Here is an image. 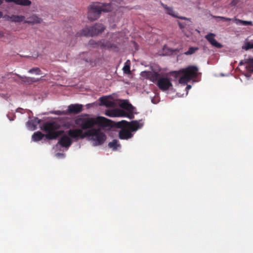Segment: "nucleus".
Masks as SVG:
<instances>
[{"mask_svg":"<svg viewBox=\"0 0 253 253\" xmlns=\"http://www.w3.org/2000/svg\"><path fill=\"white\" fill-rule=\"evenodd\" d=\"M19 110H22V108H18L17 109V111H18V112H19Z\"/></svg>","mask_w":253,"mask_h":253,"instance_id":"ea45409f","label":"nucleus"},{"mask_svg":"<svg viewBox=\"0 0 253 253\" xmlns=\"http://www.w3.org/2000/svg\"><path fill=\"white\" fill-rule=\"evenodd\" d=\"M253 72H248V73H244L243 74L248 79H249L251 77V73Z\"/></svg>","mask_w":253,"mask_h":253,"instance_id":"72a5a7b5","label":"nucleus"},{"mask_svg":"<svg viewBox=\"0 0 253 253\" xmlns=\"http://www.w3.org/2000/svg\"><path fill=\"white\" fill-rule=\"evenodd\" d=\"M198 68L194 65H190L183 68L177 72V75L180 76L179 83L185 84L193 79L197 77Z\"/></svg>","mask_w":253,"mask_h":253,"instance_id":"39448f33","label":"nucleus"},{"mask_svg":"<svg viewBox=\"0 0 253 253\" xmlns=\"http://www.w3.org/2000/svg\"><path fill=\"white\" fill-rule=\"evenodd\" d=\"M55 156L57 158H61L63 156V151L62 152L55 153Z\"/></svg>","mask_w":253,"mask_h":253,"instance_id":"473e14b6","label":"nucleus"},{"mask_svg":"<svg viewBox=\"0 0 253 253\" xmlns=\"http://www.w3.org/2000/svg\"><path fill=\"white\" fill-rule=\"evenodd\" d=\"M178 18L185 20V22H178V25L181 29H183L186 28V26H189L191 25V21L188 18L185 17H179Z\"/></svg>","mask_w":253,"mask_h":253,"instance_id":"6ab92c4d","label":"nucleus"},{"mask_svg":"<svg viewBox=\"0 0 253 253\" xmlns=\"http://www.w3.org/2000/svg\"><path fill=\"white\" fill-rule=\"evenodd\" d=\"M28 72L31 74H35L36 75H41L42 71L38 67H35L31 69L28 71Z\"/></svg>","mask_w":253,"mask_h":253,"instance_id":"cd10ccee","label":"nucleus"},{"mask_svg":"<svg viewBox=\"0 0 253 253\" xmlns=\"http://www.w3.org/2000/svg\"><path fill=\"white\" fill-rule=\"evenodd\" d=\"M83 110V105L79 104H71L68 106L67 112L70 114H77Z\"/></svg>","mask_w":253,"mask_h":253,"instance_id":"2eb2a0df","label":"nucleus"},{"mask_svg":"<svg viewBox=\"0 0 253 253\" xmlns=\"http://www.w3.org/2000/svg\"><path fill=\"white\" fill-rule=\"evenodd\" d=\"M3 0H0V5L3 2Z\"/></svg>","mask_w":253,"mask_h":253,"instance_id":"58836bf2","label":"nucleus"},{"mask_svg":"<svg viewBox=\"0 0 253 253\" xmlns=\"http://www.w3.org/2000/svg\"><path fill=\"white\" fill-rule=\"evenodd\" d=\"M251 48H253V43H251L250 42H247L245 49L246 50H249Z\"/></svg>","mask_w":253,"mask_h":253,"instance_id":"7c9ffc66","label":"nucleus"},{"mask_svg":"<svg viewBox=\"0 0 253 253\" xmlns=\"http://www.w3.org/2000/svg\"><path fill=\"white\" fill-rule=\"evenodd\" d=\"M116 126L118 127H126L130 131H135L142 127V124L138 123L136 121H132L131 122H128L125 120H122L117 122Z\"/></svg>","mask_w":253,"mask_h":253,"instance_id":"0eeeda50","label":"nucleus"},{"mask_svg":"<svg viewBox=\"0 0 253 253\" xmlns=\"http://www.w3.org/2000/svg\"><path fill=\"white\" fill-rule=\"evenodd\" d=\"M123 71L124 73L126 74H130V61L129 60H127L125 63V66L123 68Z\"/></svg>","mask_w":253,"mask_h":253,"instance_id":"bb28decb","label":"nucleus"},{"mask_svg":"<svg viewBox=\"0 0 253 253\" xmlns=\"http://www.w3.org/2000/svg\"><path fill=\"white\" fill-rule=\"evenodd\" d=\"M4 36V34L2 32L0 31V37H3Z\"/></svg>","mask_w":253,"mask_h":253,"instance_id":"c9c22d12","label":"nucleus"},{"mask_svg":"<svg viewBox=\"0 0 253 253\" xmlns=\"http://www.w3.org/2000/svg\"><path fill=\"white\" fill-rule=\"evenodd\" d=\"M233 21L235 22L237 25H242L244 26H253V22L251 21H244L234 18L233 19Z\"/></svg>","mask_w":253,"mask_h":253,"instance_id":"aec40b11","label":"nucleus"},{"mask_svg":"<svg viewBox=\"0 0 253 253\" xmlns=\"http://www.w3.org/2000/svg\"><path fill=\"white\" fill-rule=\"evenodd\" d=\"M17 76L20 78L23 82H27L28 84H31L33 82H36L39 81V79H36L34 78L27 77L26 76H21L19 75H17Z\"/></svg>","mask_w":253,"mask_h":253,"instance_id":"412c9836","label":"nucleus"},{"mask_svg":"<svg viewBox=\"0 0 253 253\" xmlns=\"http://www.w3.org/2000/svg\"><path fill=\"white\" fill-rule=\"evenodd\" d=\"M191 88V86L190 85H187L186 88L189 89Z\"/></svg>","mask_w":253,"mask_h":253,"instance_id":"e433bc0d","label":"nucleus"},{"mask_svg":"<svg viewBox=\"0 0 253 253\" xmlns=\"http://www.w3.org/2000/svg\"><path fill=\"white\" fill-rule=\"evenodd\" d=\"M244 64H246V69L248 72H253V58L245 59L241 60L239 64V66Z\"/></svg>","mask_w":253,"mask_h":253,"instance_id":"4468645a","label":"nucleus"},{"mask_svg":"<svg viewBox=\"0 0 253 253\" xmlns=\"http://www.w3.org/2000/svg\"><path fill=\"white\" fill-rule=\"evenodd\" d=\"M156 85L163 91L168 90L172 87L171 79L167 77H161Z\"/></svg>","mask_w":253,"mask_h":253,"instance_id":"6e6552de","label":"nucleus"},{"mask_svg":"<svg viewBox=\"0 0 253 253\" xmlns=\"http://www.w3.org/2000/svg\"><path fill=\"white\" fill-rule=\"evenodd\" d=\"M7 2H14V3L23 5L29 6L31 4V1L29 0H5Z\"/></svg>","mask_w":253,"mask_h":253,"instance_id":"f3484780","label":"nucleus"},{"mask_svg":"<svg viewBox=\"0 0 253 253\" xmlns=\"http://www.w3.org/2000/svg\"><path fill=\"white\" fill-rule=\"evenodd\" d=\"M40 120H39L38 118H35L33 120L29 121L27 123V127L29 129L34 130L36 129L37 126L40 123Z\"/></svg>","mask_w":253,"mask_h":253,"instance_id":"dca6fc26","label":"nucleus"},{"mask_svg":"<svg viewBox=\"0 0 253 253\" xmlns=\"http://www.w3.org/2000/svg\"><path fill=\"white\" fill-rule=\"evenodd\" d=\"M2 16V13L0 11V18H1Z\"/></svg>","mask_w":253,"mask_h":253,"instance_id":"4c0bfd02","label":"nucleus"},{"mask_svg":"<svg viewBox=\"0 0 253 253\" xmlns=\"http://www.w3.org/2000/svg\"><path fill=\"white\" fill-rule=\"evenodd\" d=\"M101 104L107 107H114L116 106V102L111 96L101 97L99 99Z\"/></svg>","mask_w":253,"mask_h":253,"instance_id":"9d476101","label":"nucleus"},{"mask_svg":"<svg viewBox=\"0 0 253 253\" xmlns=\"http://www.w3.org/2000/svg\"><path fill=\"white\" fill-rule=\"evenodd\" d=\"M161 4H162V5L163 6V7L167 11L168 14H169L170 15H171L172 16H173L174 17H177V18L179 17L177 15L175 14V12L171 7H169L167 6V5L164 4L162 3Z\"/></svg>","mask_w":253,"mask_h":253,"instance_id":"b1692460","label":"nucleus"},{"mask_svg":"<svg viewBox=\"0 0 253 253\" xmlns=\"http://www.w3.org/2000/svg\"><path fill=\"white\" fill-rule=\"evenodd\" d=\"M89 43L90 45L96 44L97 46H100L103 48L110 49L116 47L114 43H112L110 41L105 40H101L97 42H96L93 40H90Z\"/></svg>","mask_w":253,"mask_h":253,"instance_id":"1a4fd4ad","label":"nucleus"},{"mask_svg":"<svg viewBox=\"0 0 253 253\" xmlns=\"http://www.w3.org/2000/svg\"><path fill=\"white\" fill-rule=\"evenodd\" d=\"M238 0H233L232 2H231V4L232 5H235L236 4V3L237 2V1Z\"/></svg>","mask_w":253,"mask_h":253,"instance_id":"f704fd0d","label":"nucleus"},{"mask_svg":"<svg viewBox=\"0 0 253 253\" xmlns=\"http://www.w3.org/2000/svg\"><path fill=\"white\" fill-rule=\"evenodd\" d=\"M198 49V47H190L184 54L186 55H191L197 51Z\"/></svg>","mask_w":253,"mask_h":253,"instance_id":"c85d7f7f","label":"nucleus"},{"mask_svg":"<svg viewBox=\"0 0 253 253\" xmlns=\"http://www.w3.org/2000/svg\"><path fill=\"white\" fill-rule=\"evenodd\" d=\"M42 21V19L38 17L36 15H33L31 16L28 17L27 20L25 21V23L28 24H35V23H40Z\"/></svg>","mask_w":253,"mask_h":253,"instance_id":"a211bd4d","label":"nucleus"},{"mask_svg":"<svg viewBox=\"0 0 253 253\" xmlns=\"http://www.w3.org/2000/svg\"><path fill=\"white\" fill-rule=\"evenodd\" d=\"M120 107L126 111L119 108H115L106 110L105 114L110 117H125L129 119H133L134 118L133 111L135 108L127 100H124L120 104Z\"/></svg>","mask_w":253,"mask_h":253,"instance_id":"f03ea898","label":"nucleus"},{"mask_svg":"<svg viewBox=\"0 0 253 253\" xmlns=\"http://www.w3.org/2000/svg\"><path fill=\"white\" fill-rule=\"evenodd\" d=\"M62 126V122L58 120H52L43 123L41 126V129L47 132L45 135L46 139L49 140L56 139L63 133V130H57Z\"/></svg>","mask_w":253,"mask_h":253,"instance_id":"7ed1b4c3","label":"nucleus"},{"mask_svg":"<svg viewBox=\"0 0 253 253\" xmlns=\"http://www.w3.org/2000/svg\"><path fill=\"white\" fill-rule=\"evenodd\" d=\"M85 61L88 62V61L87 59H85Z\"/></svg>","mask_w":253,"mask_h":253,"instance_id":"a19ab883","label":"nucleus"},{"mask_svg":"<svg viewBox=\"0 0 253 253\" xmlns=\"http://www.w3.org/2000/svg\"><path fill=\"white\" fill-rule=\"evenodd\" d=\"M217 18L220 19L221 20H224L225 21H233V19L230 18H227L223 16H217Z\"/></svg>","mask_w":253,"mask_h":253,"instance_id":"2f4dec72","label":"nucleus"},{"mask_svg":"<svg viewBox=\"0 0 253 253\" xmlns=\"http://www.w3.org/2000/svg\"><path fill=\"white\" fill-rule=\"evenodd\" d=\"M78 128L71 129L68 134L70 137L77 141L85 137H91L95 145L103 144L106 136L99 128H94L95 125L102 127L112 126V121L104 117H89L85 114L77 118L75 120Z\"/></svg>","mask_w":253,"mask_h":253,"instance_id":"f257e3e1","label":"nucleus"},{"mask_svg":"<svg viewBox=\"0 0 253 253\" xmlns=\"http://www.w3.org/2000/svg\"><path fill=\"white\" fill-rule=\"evenodd\" d=\"M215 36L214 34L211 33L207 35L205 38L212 46L217 48L222 47V45L214 39Z\"/></svg>","mask_w":253,"mask_h":253,"instance_id":"9b49d317","label":"nucleus"},{"mask_svg":"<svg viewBox=\"0 0 253 253\" xmlns=\"http://www.w3.org/2000/svg\"><path fill=\"white\" fill-rule=\"evenodd\" d=\"M105 30V27L102 24L96 23L90 27H85L76 34L77 37L85 36L93 37L101 33Z\"/></svg>","mask_w":253,"mask_h":253,"instance_id":"423d86ee","label":"nucleus"},{"mask_svg":"<svg viewBox=\"0 0 253 253\" xmlns=\"http://www.w3.org/2000/svg\"><path fill=\"white\" fill-rule=\"evenodd\" d=\"M59 145L61 147H63V135H61L59 138L58 143L56 145V147L57 148Z\"/></svg>","mask_w":253,"mask_h":253,"instance_id":"c756f323","label":"nucleus"},{"mask_svg":"<svg viewBox=\"0 0 253 253\" xmlns=\"http://www.w3.org/2000/svg\"><path fill=\"white\" fill-rule=\"evenodd\" d=\"M71 138L64 134V148H68L72 143Z\"/></svg>","mask_w":253,"mask_h":253,"instance_id":"a878e982","label":"nucleus"},{"mask_svg":"<svg viewBox=\"0 0 253 253\" xmlns=\"http://www.w3.org/2000/svg\"><path fill=\"white\" fill-rule=\"evenodd\" d=\"M108 147L112 148L113 150L116 151L118 147H121V144L119 143L118 140L114 139L112 142L108 143Z\"/></svg>","mask_w":253,"mask_h":253,"instance_id":"5701e85b","label":"nucleus"},{"mask_svg":"<svg viewBox=\"0 0 253 253\" xmlns=\"http://www.w3.org/2000/svg\"><path fill=\"white\" fill-rule=\"evenodd\" d=\"M116 34H115H115H113V36H116Z\"/></svg>","mask_w":253,"mask_h":253,"instance_id":"79ce46f5","label":"nucleus"},{"mask_svg":"<svg viewBox=\"0 0 253 253\" xmlns=\"http://www.w3.org/2000/svg\"><path fill=\"white\" fill-rule=\"evenodd\" d=\"M145 74L147 78L150 80L153 83L156 84L157 83H158V81L159 80L160 78H161V77L160 76V74L157 72H146Z\"/></svg>","mask_w":253,"mask_h":253,"instance_id":"f8f14e48","label":"nucleus"},{"mask_svg":"<svg viewBox=\"0 0 253 253\" xmlns=\"http://www.w3.org/2000/svg\"><path fill=\"white\" fill-rule=\"evenodd\" d=\"M25 19V17L22 15H12L11 20L12 22H20L23 21Z\"/></svg>","mask_w":253,"mask_h":253,"instance_id":"393cba45","label":"nucleus"},{"mask_svg":"<svg viewBox=\"0 0 253 253\" xmlns=\"http://www.w3.org/2000/svg\"><path fill=\"white\" fill-rule=\"evenodd\" d=\"M112 9L113 7L110 3H92L88 7L87 18L90 21L95 20L100 17L102 11L109 12Z\"/></svg>","mask_w":253,"mask_h":253,"instance_id":"20e7f679","label":"nucleus"},{"mask_svg":"<svg viewBox=\"0 0 253 253\" xmlns=\"http://www.w3.org/2000/svg\"><path fill=\"white\" fill-rule=\"evenodd\" d=\"M44 137H45V135L41 131H38L34 133L32 138L34 141H38L41 140Z\"/></svg>","mask_w":253,"mask_h":253,"instance_id":"4be33fe9","label":"nucleus"},{"mask_svg":"<svg viewBox=\"0 0 253 253\" xmlns=\"http://www.w3.org/2000/svg\"><path fill=\"white\" fill-rule=\"evenodd\" d=\"M122 129L119 131V137L121 139H128L132 137L131 132L126 127H121Z\"/></svg>","mask_w":253,"mask_h":253,"instance_id":"ddd939ff","label":"nucleus"}]
</instances>
